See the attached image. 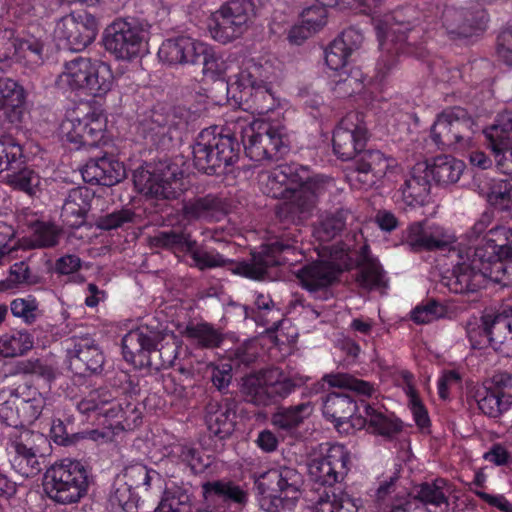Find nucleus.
Wrapping results in <instances>:
<instances>
[{
  "instance_id": "nucleus-1",
  "label": "nucleus",
  "mask_w": 512,
  "mask_h": 512,
  "mask_svg": "<svg viewBox=\"0 0 512 512\" xmlns=\"http://www.w3.org/2000/svg\"><path fill=\"white\" fill-rule=\"evenodd\" d=\"M228 128L242 142L247 157L256 162L277 161L289 151L287 129L279 122L249 121L238 117L228 120Z\"/></svg>"
},
{
  "instance_id": "nucleus-2",
  "label": "nucleus",
  "mask_w": 512,
  "mask_h": 512,
  "mask_svg": "<svg viewBox=\"0 0 512 512\" xmlns=\"http://www.w3.org/2000/svg\"><path fill=\"white\" fill-rule=\"evenodd\" d=\"M168 64H200L202 73L211 79L225 78L234 70V60H224L211 46L190 37L165 40L158 52Z\"/></svg>"
},
{
  "instance_id": "nucleus-3",
  "label": "nucleus",
  "mask_w": 512,
  "mask_h": 512,
  "mask_svg": "<svg viewBox=\"0 0 512 512\" xmlns=\"http://www.w3.org/2000/svg\"><path fill=\"white\" fill-rule=\"evenodd\" d=\"M195 167L204 173L214 174L218 169L232 165L238 159L239 144L228 128L217 126L203 129L192 146Z\"/></svg>"
},
{
  "instance_id": "nucleus-4",
  "label": "nucleus",
  "mask_w": 512,
  "mask_h": 512,
  "mask_svg": "<svg viewBox=\"0 0 512 512\" xmlns=\"http://www.w3.org/2000/svg\"><path fill=\"white\" fill-rule=\"evenodd\" d=\"M44 491L57 504L78 503L88 493L89 479L78 460L64 458L53 463L44 474Z\"/></svg>"
},
{
  "instance_id": "nucleus-5",
  "label": "nucleus",
  "mask_w": 512,
  "mask_h": 512,
  "mask_svg": "<svg viewBox=\"0 0 512 512\" xmlns=\"http://www.w3.org/2000/svg\"><path fill=\"white\" fill-rule=\"evenodd\" d=\"M290 201L281 208V214H291V218L301 220L309 216L319 195L330 184L323 176H313L305 166L291 163L284 165Z\"/></svg>"
},
{
  "instance_id": "nucleus-6",
  "label": "nucleus",
  "mask_w": 512,
  "mask_h": 512,
  "mask_svg": "<svg viewBox=\"0 0 512 512\" xmlns=\"http://www.w3.org/2000/svg\"><path fill=\"white\" fill-rule=\"evenodd\" d=\"M113 73L109 65L86 57H76L63 65L56 83L62 89L86 90L94 96H101L111 90Z\"/></svg>"
},
{
  "instance_id": "nucleus-7",
  "label": "nucleus",
  "mask_w": 512,
  "mask_h": 512,
  "mask_svg": "<svg viewBox=\"0 0 512 512\" xmlns=\"http://www.w3.org/2000/svg\"><path fill=\"white\" fill-rule=\"evenodd\" d=\"M400 14L385 15L384 18L373 19L374 27L379 40L381 56L377 62V70L384 76L396 63L395 55L399 52L410 54V39L413 37L409 23L400 19Z\"/></svg>"
},
{
  "instance_id": "nucleus-8",
  "label": "nucleus",
  "mask_w": 512,
  "mask_h": 512,
  "mask_svg": "<svg viewBox=\"0 0 512 512\" xmlns=\"http://www.w3.org/2000/svg\"><path fill=\"white\" fill-rule=\"evenodd\" d=\"M145 25L134 18H118L109 24L103 35L105 49L119 60L139 56L147 41Z\"/></svg>"
},
{
  "instance_id": "nucleus-9",
  "label": "nucleus",
  "mask_w": 512,
  "mask_h": 512,
  "mask_svg": "<svg viewBox=\"0 0 512 512\" xmlns=\"http://www.w3.org/2000/svg\"><path fill=\"white\" fill-rule=\"evenodd\" d=\"M254 16L251 0H229L212 14L209 32L214 40L226 44L247 31Z\"/></svg>"
},
{
  "instance_id": "nucleus-10",
  "label": "nucleus",
  "mask_w": 512,
  "mask_h": 512,
  "mask_svg": "<svg viewBox=\"0 0 512 512\" xmlns=\"http://www.w3.org/2000/svg\"><path fill=\"white\" fill-rule=\"evenodd\" d=\"M298 242L297 237L293 234L286 241L281 240L262 245L258 252L252 254L249 262L237 263L232 271L251 279H261L269 267L297 261L296 258H291L290 255H295L298 251Z\"/></svg>"
},
{
  "instance_id": "nucleus-11",
  "label": "nucleus",
  "mask_w": 512,
  "mask_h": 512,
  "mask_svg": "<svg viewBox=\"0 0 512 512\" xmlns=\"http://www.w3.org/2000/svg\"><path fill=\"white\" fill-rule=\"evenodd\" d=\"M472 119L461 107L444 110L431 127V138L439 149L463 148L471 136Z\"/></svg>"
},
{
  "instance_id": "nucleus-12",
  "label": "nucleus",
  "mask_w": 512,
  "mask_h": 512,
  "mask_svg": "<svg viewBox=\"0 0 512 512\" xmlns=\"http://www.w3.org/2000/svg\"><path fill=\"white\" fill-rule=\"evenodd\" d=\"M460 261L454 266L452 275L444 282L448 289L456 294L474 293L485 287L490 281L488 262L478 255L476 249L459 252Z\"/></svg>"
},
{
  "instance_id": "nucleus-13",
  "label": "nucleus",
  "mask_w": 512,
  "mask_h": 512,
  "mask_svg": "<svg viewBox=\"0 0 512 512\" xmlns=\"http://www.w3.org/2000/svg\"><path fill=\"white\" fill-rule=\"evenodd\" d=\"M107 120L101 111L72 112L60 126L62 137L76 148L95 147L104 136Z\"/></svg>"
},
{
  "instance_id": "nucleus-14",
  "label": "nucleus",
  "mask_w": 512,
  "mask_h": 512,
  "mask_svg": "<svg viewBox=\"0 0 512 512\" xmlns=\"http://www.w3.org/2000/svg\"><path fill=\"white\" fill-rule=\"evenodd\" d=\"M183 173L175 164L160 166L154 171L134 174V184L140 193L156 199H174L183 190Z\"/></svg>"
},
{
  "instance_id": "nucleus-15",
  "label": "nucleus",
  "mask_w": 512,
  "mask_h": 512,
  "mask_svg": "<svg viewBox=\"0 0 512 512\" xmlns=\"http://www.w3.org/2000/svg\"><path fill=\"white\" fill-rule=\"evenodd\" d=\"M368 139L363 114L352 111L340 121L333 134L334 153L342 160L355 159Z\"/></svg>"
},
{
  "instance_id": "nucleus-16",
  "label": "nucleus",
  "mask_w": 512,
  "mask_h": 512,
  "mask_svg": "<svg viewBox=\"0 0 512 512\" xmlns=\"http://www.w3.org/2000/svg\"><path fill=\"white\" fill-rule=\"evenodd\" d=\"M241 392L255 405H269L290 393V383L281 379L278 369H269L243 378Z\"/></svg>"
},
{
  "instance_id": "nucleus-17",
  "label": "nucleus",
  "mask_w": 512,
  "mask_h": 512,
  "mask_svg": "<svg viewBox=\"0 0 512 512\" xmlns=\"http://www.w3.org/2000/svg\"><path fill=\"white\" fill-rule=\"evenodd\" d=\"M98 20L86 11L64 16L56 26L57 37L72 51H81L90 45L98 32Z\"/></svg>"
},
{
  "instance_id": "nucleus-18",
  "label": "nucleus",
  "mask_w": 512,
  "mask_h": 512,
  "mask_svg": "<svg viewBox=\"0 0 512 512\" xmlns=\"http://www.w3.org/2000/svg\"><path fill=\"white\" fill-rule=\"evenodd\" d=\"M349 453L343 445L329 447L326 454L308 464V474L315 484L333 486L344 479L349 471Z\"/></svg>"
},
{
  "instance_id": "nucleus-19",
  "label": "nucleus",
  "mask_w": 512,
  "mask_h": 512,
  "mask_svg": "<svg viewBox=\"0 0 512 512\" xmlns=\"http://www.w3.org/2000/svg\"><path fill=\"white\" fill-rule=\"evenodd\" d=\"M397 161L379 150L361 151L354 159L350 179L358 182L361 188H370L388 174L396 172Z\"/></svg>"
},
{
  "instance_id": "nucleus-20",
  "label": "nucleus",
  "mask_w": 512,
  "mask_h": 512,
  "mask_svg": "<svg viewBox=\"0 0 512 512\" xmlns=\"http://www.w3.org/2000/svg\"><path fill=\"white\" fill-rule=\"evenodd\" d=\"M37 441H44L43 435L29 429L14 430L10 434L9 449L14 453L11 463L23 477H34L41 471L36 455Z\"/></svg>"
},
{
  "instance_id": "nucleus-21",
  "label": "nucleus",
  "mask_w": 512,
  "mask_h": 512,
  "mask_svg": "<svg viewBox=\"0 0 512 512\" xmlns=\"http://www.w3.org/2000/svg\"><path fill=\"white\" fill-rule=\"evenodd\" d=\"M455 240V235L445 227L422 221L408 226L404 244L413 252L433 251L445 249Z\"/></svg>"
},
{
  "instance_id": "nucleus-22",
  "label": "nucleus",
  "mask_w": 512,
  "mask_h": 512,
  "mask_svg": "<svg viewBox=\"0 0 512 512\" xmlns=\"http://www.w3.org/2000/svg\"><path fill=\"white\" fill-rule=\"evenodd\" d=\"M494 154L498 170L512 176V112L498 115L494 124L484 131Z\"/></svg>"
},
{
  "instance_id": "nucleus-23",
  "label": "nucleus",
  "mask_w": 512,
  "mask_h": 512,
  "mask_svg": "<svg viewBox=\"0 0 512 512\" xmlns=\"http://www.w3.org/2000/svg\"><path fill=\"white\" fill-rule=\"evenodd\" d=\"M275 493L274 501L284 509H291L299 499L303 480L301 474L292 467L280 466L270 469L263 476Z\"/></svg>"
},
{
  "instance_id": "nucleus-24",
  "label": "nucleus",
  "mask_w": 512,
  "mask_h": 512,
  "mask_svg": "<svg viewBox=\"0 0 512 512\" xmlns=\"http://www.w3.org/2000/svg\"><path fill=\"white\" fill-rule=\"evenodd\" d=\"M443 26L451 35L469 37L485 30L487 13L484 9L446 8L442 15Z\"/></svg>"
},
{
  "instance_id": "nucleus-25",
  "label": "nucleus",
  "mask_w": 512,
  "mask_h": 512,
  "mask_svg": "<svg viewBox=\"0 0 512 512\" xmlns=\"http://www.w3.org/2000/svg\"><path fill=\"white\" fill-rule=\"evenodd\" d=\"M362 405L363 412H360L357 418H353V428H365L368 432L385 438H392L401 431L402 426L398 420L369 404Z\"/></svg>"
},
{
  "instance_id": "nucleus-26",
  "label": "nucleus",
  "mask_w": 512,
  "mask_h": 512,
  "mask_svg": "<svg viewBox=\"0 0 512 512\" xmlns=\"http://www.w3.org/2000/svg\"><path fill=\"white\" fill-rule=\"evenodd\" d=\"M161 332L148 326L129 331L122 339L123 355L126 361L135 363L137 356L147 357L158 345Z\"/></svg>"
},
{
  "instance_id": "nucleus-27",
  "label": "nucleus",
  "mask_w": 512,
  "mask_h": 512,
  "mask_svg": "<svg viewBox=\"0 0 512 512\" xmlns=\"http://www.w3.org/2000/svg\"><path fill=\"white\" fill-rule=\"evenodd\" d=\"M81 173L84 181L103 186H113L125 177L124 166L108 157L90 159Z\"/></svg>"
},
{
  "instance_id": "nucleus-28",
  "label": "nucleus",
  "mask_w": 512,
  "mask_h": 512,
  "mask_svg": "<svg viewBox=\"0 0 512 512\" xmlns=\"http://www.w3.org/2000/svg\"><path fill=\"white\" fill-rule=\"evenodd\" d=\"M181 214L188 222L219 221L225 214L222 200L214 195L193 198L185 201L182 205Z\"/></svg>"
},
{
  "instance_id": "nucleus-29",
  "label": "nucleus",
  "mask_w": 512,
  "mask_h": 512,
  "mask_svg": "<svg viewBox=\"0 0 512 512\" xmlns=\"http://www.w3.org/2000/svg\"><path fill=\"white\" fill-rule=\"evenodd\" d=\"M484 242L475 247L478 255L485 261L501 260L512 256V229L505 226L495 227L484 236Z\"/></svg>"
},
{
  "instance_id": "nucleus-30",
  "label": "nucleus",
  "mask_w": 512,
  "mask_h": 512,
  "mask_svg": "<svg viewBox=\"0 0 512 512\" xmlns=\"http://www.w3.org/2000/svg\"><path fill=\"white\" fill-rule=\"evenodd\" d=\"M424 170V164H416L410 175L399 188L401 200L407 207L415 208L426 203L430 193V183Z\"/></svg>"
},
{
  "instance_id": "nucleus-31",
  "label": "nucleus",
  "mask_w": 512,
  "mask_h": 512,
  "mask_svg": "<svg viewBox=\"0 0 512 512\" xmlns=\"http://www.w3.org/2000/svg\"><path fill=\"white\" fill-rule=\"evenodd\" d=\"M474 397L479 410L490 418H498L512 410V395L501 387L479 388Z\"/></svg>"
},
{
  "instance_id": "nucleus-32",
  "label": "nucleus",
  "mask_w": 512,
  "mask_h": 512,
  "mask_svg": "<svg viewBox=\"0 0 512 512\" xmlns=\"http://www.w3.org/2000/svg\"><path fill=\"white\" fill-rule=\"evenodd\" d=\"M338 275L329 264L322 261L306 265L297 273L301 286L310 293L323 292L336 280Z\"/></svg>"
},
{
  "instance_id": "nucleus-33",
  "label": "nucleus",
  "mask_w": 512,
  "mask_h": 512,
  "mask_svg": "<svg viewBox=\"0 0 512 512\" xmlns=\"http://www.w3.org/2000/svg\"><path fill=\"white\" fill-rule=\"evenodd\" d=\"M265 83L267 81L263 67L252 60L243 62L241 66L235 64L234 70L227 75L228 87L239 90L240 95L255 90Z\"/></svg>"
},
{
  "instance_id": "nucleus-34",
  "label": "nucleus",
  "mask_w": 512,
  "mask_h": 512,
  "mask_svg": "<svg viewBox=\"0 0 512 512\" xmlns=\"http://www.w3.org/2000/svg\"><path fill=\"white\" fill-rule=\"evenodd\" d=\"M234 412L227 402L210 400L205 408V423L211 434L224 439L234 429Z\"/></svg>"
},
{
  "instance_id": "nucleus-35",
  "label": "nucleus",
  "mask_w": 512,
  "mask_h": 512,
  "mask_svg": "<svg viewBox=\"0 0 512 512\" xmlns=\"http://www.w3.org/2000/svg\"><path fill=\"white\" fill-rule=\"evenodd\" d=\"M104 363V357L91 338L75 341L71 350V364L79 373L97 372Z\"/></svg>"
},
{
  "instance_id": "nucleus-36",
  "label": "nucleus",
  "mask_w": 512,
  "mask_h": 512,
  "mask_svg": "<svg viewBox=\"0 0 512 512\" xmlns=\"http://www.w3.org/2000/svg\"><path fill=\"white\" fill-rule=\"evenodd\" d=\"M360 408L357 403L346 394L330 393L323 401L324 416L335 423L336 427L349 422L353 427V418H357L356 411Z\"/></svg>"
},
{
  "instance_id": "nucleus-37",
  "label": "nucleus",
  "mask_w": 512,
  "mask_h": 512,
  "mask_svg": "<svg viewBox=\"0 0 512 512\" xmlns=\"http://www.w3.org/2000/svg\"><path fill=\"white\" fill-rule=\"evenodd\" d=\"M314 512H365L361 499L346 492L338 494L324 488L313 503Z\"/></svg>"
},
{
  "instance_id": "nucleus-38",
  "label": "nucleus",
  "mask_w": 512,
  "mask_h": 512,
  "mask_svg": "<svg viewBox=\"0 0 512 512\" xmlns=\"http://www.w3.org/2000/svg\"><path fill=\"white\" fill-rule=\"evenodd\" d=\"M361 250V259L355 277L357 284L367 290L387 287L385 272L378 259L368 253L367 246H363Z\"/></svg>"
},
{
  "instance_id": "nucleus-39",
  "label": "nucleus",
  "mask_w": 512,
  "mask_h": 512,
  "mask_svg": "<svg viewBox=\"0 0 512 512\" xmlns=\"http://www.w3.org/2000/svg\"><path fill=\"white\" fill-rule=\"evenodd\" d=\"M512 322L503 314H485L482 317V331L488 343L495 349L503 344L512 345Z\"/></svg>"
},
{
  "instance_id": "nucleus-40",
  "label": "nucleus",
  "mask_w": 512,
  "mask_h": 512,
  "mask_svg": "<svg viewBox=\"0 0 512 512\" xmlns=\"http://www.w3.org/2000/svg\"><path fill=\"white\" fill-rule=\"evenodd\" d=\"M423 164L427 176L430 175L437 183L443 185L456 183L465 168L463 161L448 155L434 158L431 164Z\"/></svg>"
},
{
  "instance_id": "nucleus-41",
  "label": "nucleus",
  "mask_w": 512,
  "mask_h": 512,
  "mask_svg": "<svg viewBox=\"0 0 512 512\" xmlns=\"http://www.w3.org/2000/svg\"><path fill=\"white\" fill-rule=\"evenodd\" d=\"M90 193L86 188L72 189L62 206L61 217L70 227H79L90 207Z\"/></svg>"
},
{
  "instance_id": "nucleus-42",
  "label": "nucleus",
  "mask_w": 512,
  "mask_h": 512,
  "mask_svg": "<svg viewBox=\"0 0 512 512\" xmlns=\"http://www.w3.org/2000/svg\"><path fill=\"white\" fill-rule=\"evenodd\" d=\"M202 494L206 502L221 500L243 504L247 500V494L230 481H212L202 484Z\"/></svg>"
},
{
  "instance_id": "nucleus-43",
  "label": "nucleus",
  "mask_w": 512,
  "mask_h": 512,
  "mask_svg": "<svg viewBox=\"0 0 512 512\" xmlns=\"http://www.w3.org/2000/svg\"><path fill=\"white\" fill-rule=\"evenodd\" d=\"M179 340L172 334H162L158 345L149 353L147 363L155 368H168L174 365L178 350Z\"/></svg>"
},
{
  "instance_id": "nucleus-44",
  "label": "nucleus",
  "mask_w": 512,
  "mask_h": 512,
  "mask_svg": "<svg viewBox=\"0 0 512 512\" xmlns=\"http://www.w3.org/2000/svg\"><path fill=\"white\" fill-rule=\"evenodd\" d=\"M183 335L193 345L205 349L217 348L223 341L221 332L208 323H191L186 326Z\"/></svg>"
},
{
  "instance_id": "nucleus-45",
  "label": "nucleus",
  "mask_w": 512,
  "mask_h": 512,
  "mask_svg": "<svg viewBox=\"0 0 512 512\" xmlns=\"http://www.w3.org/2000/svg\"><path fill=\"white\" fill-rule=\"evenodd\" d=\"M239 98L246 104L247 109L257 114H267L279 105V101L268 83L240 95Z\"/></svg>"
},
{
  "instance_id": "nucleus-46",
  "label": "nucleus",
  "mask_w": 512,
  "mask_h": 512,
  "mask_svg": "<svg viewBox=\"0 0 512 512\" xmlns=\"http://www.w3.org/2000/svg\"><path fill=\"white\" fill-rule=\"evenodd\" d=\"M149 243L154 248L178 250L182 252H188L196 246V241L191 238L189 233L174 230L157 232L154 236L150 237Z\"/></svg>"
},
{
  "instance_id": "nucleus-47",
  "label": "nucleus",
  "mask_w": 512,
  "mask_h": 512,
  "mask_svg": "<svg viewBox=\"0 0 512 512\" xmlns=\"http://www.w3.org/2000/svg\"><path fill=\"white\" fill-rule=\"evenodd\" d=\"M313 411L314 407L310 402L301 403L275 413L272 417V423L280 429L291 430L310 417Z\"/></svg>"
},
{
  "instance_id": "nucleus-48",
  "label": "nucleus",
  "mask_w": 512,
  "mask_h": 512,
  "mask_svg": "<svg viewBox=\"0 0 512 512\" xmlns=\"http://www.w3.org/2000/svg\"><path fill=\"white\" fill-rule=\"evenodd\" d=\"M33 337L26 331H14L0 336V356H22L33 348Z\"/></svg>"
},
{
  "instance_id": "nucleus-49",
  "label": "nucleus",
  "mask_w": 512,
  "mask_h": 512,
  "mask_svg": "<svg viewBox=\"0 0 512 512\" xmlns=\"http://www.w3.org/2000/svg\"><path fill=\"white\" fill-rule=\"evenodd\" d=\"M61 229L56 225L45 222H38L34 225L32 234L24 239V249L49 248L58 244Z\"/></svg>"
},
{
  "instance_id": "nucleus-50",
  "label": "nucleus",
  "mask_w": 512,
  "mask_h": 512,
  "mask_svg": "<svg viewBox=\"0 0 512 512\" xmlns=\"http://www.w3.org/2000/svg\"><path fill=\"white\" fill-rule=\"evenodd\" d=\"M450 488L445 479H436L433 482L421 484L416 491V498L425 505L440 507L448 505Z\"/></svg>"
},
{
  "instance_id": "nucleus-51",
  "label": "nucleus",
  "mask_w": 512,
  "mask_h": 512,
  "mask_svg": "<svg viewBox=\"0 0 512 512\" xmlns=\"http://www.w3.org/2000/svg\"><path fill=\"white\" fill-rule=\"evenodd\" d=\"M172 123L168 116L161 112L153 111L151 115L143 119L139 124V131L144 138L152 142H160L165 137L171 138L170 131Z\"/></svg>"
},
{
  "instance_id": "nucleus-52",
  "label": "nucleus",
  "mask_w": 512,
  "mask_h": 512,
  "mask_svg": "<svg viewBox=\"0 0 512 512\" xmlns=\"http://www.w3.org/2000/svg\"><path fill=\"white\" fill-rule=\"evenodd\" d=\"M259 181L263 192L268 196L272 198H283L290 200L284 165H280L271 171L261 173Z\"/></svg>"
},
{
  "instance_id": "nucleus-53",
  "label": "nucleus",
  "mask_w": 512,
  "mask_h": 512,
  "mask_svg": "<svg viewBox=\"0 0 512 512\" xmlns=\"http://www.w3.org/2000/svg\"><path fill=\"white\" fill-rule=\"evenodd\" d=\"M322 381L329 387L349 389L365 396H371L374 392V387L369 382L357 379L348 373H328L322 377Z\"/></svg>"
},
{
  "instance_id": "nucleus-54",
  "label": "nucleus",
  "mask_w": 512,
  "mask_h": 512,
  "mask_svg": "<svg viewBox=\"0 0 512 512\" xmlns=\"http://www.w3.org/2000/svg\"><path fill=\"white\" fill-rule=\"evenodd\" d=\"M23 102V88L14 80L0 76V111L9 116V112L20 107Z\"/></svg>"
},
{
  "instance_id": "nucleus-55",
  "label": "nucleus",
  "mask_w": 512,
  "mask_h": 512,
  "mask_svg": "<svg viewBox=\"0 0 512 512\" xmlns=\"http://www.w3.org/2000/svg\"><path fill=\"white\" fill-rule=\"evenodd\" d=\"M20 252H25L24 239L21 242L17 241L11 226L0 225V265L23 258Z\"/></svg>"
},
{
  "instance_id": "nucleus-56",
  "label": "nucleus",
  "mask_w": 512,
  "mask_h": 512,
  "mask_svg": "<svg viewBox=\"0 0 512 512\" xmlns=\"http://www.w3.org/2000/svg\"><path fill=\"white\" fill-rule=\"evenodd\" d=\"M23 256L19 262L14 263L9 270L7 278L0 281V292L17 289L24 285H32L37 282Z\"/></svg>"
},
{
  "instance_id": "nucleus-57",
  "label": "nucleus",
  "mask_w": 512,
  "mask_h": 512,
  "mask_svg": "<svg viewBox=\"0 0 512 512\" xmlns=\"http://www.w3.org/2000/svg\"><path fill=\"white\" fill-rule=\"evenodd\" d=\"M350 217H352L351 213L346 209L327 215L315 230L317 238L324 242L330 241L344 229Z\"/></svg>"
},
{
  "instance_id": "nucleus-58",
  "label": "nucleus",
  "mask_w": 512,
  "mask_h": 512,
  "mask_svg": "<svg viewBox=\"0 0 512 512\" xmlns=\"http://www.w3.org/2000/svg\"><path fill=\"white\" fill-rule=\"evenodd\" d=\"M23 149L10 136L0 139V172L5 169L18 168L23 163Z\"/></svg>"
},
{
  "instance_id": "nucleus-59",
  "label": "nucleus",
  "mask_w": 512,
  "mask_h": 512,
  "mask_svg": "<svg viewBox=\"0 0 512 512\" xmlns=\"http://www.w3.org/2000/svg\"><path fill=\"white\" fill-rule=\"evenodd\" d=\"M16 371L23 374H34L46 381H52L56 376V368L46 359L30 358L19 361L16 364Z\"/></svg>"
},
{
  "instance_id": "nucleus-60",
  "label": "nucleus",
  "mask_w": 512,
  "mask_h": 512,
  "mask_svg": "<svg viewBox=\"0 0 512 512\" xmlns=\"http://www.w3.org/2000/svg\"><path fill=\"white\" fill-rule=\"evenodd\" d=\"M487 200L500 210L512 208V185L504 180L494 181L487 194Z\"/></svg>"
},
{
  "instance_id": "nucleus-61",
  "label": "nucleus",
  "mask_w": 512,
  "mask_h": 512,
  "mask_svg": "<svg viewBox=\"0 0 512 512\" xmlns=\"http://www.w3.org/2000/svg\"><path fill=\"white\" fill-rule=\"evenodd\" d=\"M153 475H156L154 470L148 469L141 463H135L127 466L123 471V478L126 479L124 484L129 485L130 488L145 487L149 488Z\"/></svg>"
},
{
  "instance_id": "nucleus-62",
  "label": "nucleus",
  "mask_w": 512,
  "mask_h": 512,
  "mask_svg": "<svg viewBox=\"0 0 512 512\" xmlns=\"http://www.w3.org/2000/svg\"><path fill=\"white\" fill-rule=\"evenodd\" d=\"M112 400V393L110 390L101 388L93 390L88 393L77 405L81 413H89L92 411H99L100 413Z\"/></svg>"
},
{
  "instance_id": "nucleus-63",
  "label": "nucleus",
  "mask_w": 512,
  "mask_h": 512,
  "mask_svg": "<svg viewBox=\"0 0 512 512\" xmlns=\"http://www.w3.org/2000/svg\"><path fill=\"white\" fill-rule=\"evenodd\" d=\"M108 501L111 509L115 512H130L135 508L131 488L129 485L124 483L114 485L109 495Z\"/></svg>"
},
{
  "instance_id": "nucleus-64",
  "label": "nucleus",
  "mask_w": 512,
  "mask_h": 512,
  "mask_svg": "<svg viewBox=\"0 0 512 512\" xmlns=\"http://www.w3.org/2000/svg\"><path fill=\"white\" fill-rule=\"evenodd\" d=\"M490 281L502 286H512V255L488 263Z\"/></svg>"
}]
</instances>
